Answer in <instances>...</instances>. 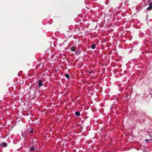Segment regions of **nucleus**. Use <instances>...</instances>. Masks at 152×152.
Instances as JSON below:
<instances>
[{"mask_svg": "<svg viewBox=\"0 0 152 152\" xmlns=\"http://www.w3.org/2000/svg\"><path fill=\"white\" fill-rule=\"evenodd\" d=\"M71 50L72 51H74L75 50V48L74 47L72 46L71 48Z\"/></svg>", "mask_w": 152, "mask_h": 152, "instance_id": "obj_7", "label": "nucleus"}, {"mask_svg": "<svg viewBox=\"0 0 152 152\" xmlns=\"http://www.w3.org/2000/svg\"><path fill=\"white\" fill-rule=\"evenodd\" d=\"M89 72V73H90V74H91V73H92V72Z\"/></svg>", "mask_w": 152, "mask_h": 152, "instance_id": "obj_15", "label": "nucleus"}, {"mask_svg": "<svg viewBox=\"0 0 152 152\" xmlns=\"http://www.w3.org/2000/svg\"><path fill=\"white\" fill-rule=\"evenodd\" d=\"M1 145L3 146L4 147H6L7 146V143L5 142H2L1 144Z\"/></svg>", "mask_w": 152, "mask_h": 152, "instance_id": "obj_3", "label": "nucleus"}, {"mask_svg": "<svg viewBox=\"0 0 152 152\" xmlns=\"http://www.w3.org/2000/svg\"><path fill=\"white\" fill-rule=\"evenodd\" d=\"M150 140V139H145V142H149V140Z\"/></svg>", "mask_w": 152, "mask_h": 152, "instance_id": "obj_11", "label": "nucleus"}, {"mask_svg": "<svg viewBox=\"0 0 152 152\" xmlns=\"http://www.w3.org/2000/svg\"><path fill=\"white\" fill-rule=\"evenodd\" d=\"M38 85L40 87L41 86H42L43 84H42V82L41 80H39L38 81Z\"/></svg>", "mask_w": 152, "mask_h": 152, "instance_id": "obj_2", "label": "nucleus"}, {"mask_svg": "<svg viewBox=\"0 0 152 152\" xmlns=\"http://www.w3.org/2000/svg\"><path fill=\"white\" fill-rule=\"evenodd\" d=\"M34 146H31L30 148V150L31 151H34Z\"/></svg>", "mask_w": 152, "mask_h": 152, "instance_id": "obj_9", "label": "nucleus"}, {"mask_svg": "<svg viewBox=\"0 0 152 152\" xmlns=\"http://www.w3.org/2000/svg\"><path fill=\"white\" fill-rule=\"evenodd\" d=\"M149 6L147 9V10H150L152 9V5H149Z\"/></svg>", "mask_w": 152, "mask_h": 152, "instance_id": "obj_4", "label": "nucleus"}, {"mask_svg": "<svg viewBox=\"0 0 152 152\" xmlns=\"http://www.w3.org/2000/svg\"><path fill=\"white\" fill-rule=\"evenodd\" d=\"M65 77L67 79H69V75L68 74H65Z\"/></svg>", "mask_w": 152, "mask_h": 152, "instance_id": "obj_8", "label": "nucleus"}, {"mask_svg": "<svg viewBox=\"0 0 152 152\" xmlns=\"http://www.w3.org/2000/svg\"><path fill=\"white\" fill-rule=\"evenodd\" d=\"M79 53H80V52H79V51H77V52L76 53H75V54H76V55H77V54H79Z\"/></svg>", "mask_w": 152, "mask_h": 152, "instance_id": "obj_12", "label": "nucleus"}, {"mask_svg": "<svg viewBox=\"0 0 152 152\" xmlns=\"http://www.w3.org/2000/svg\"><path fill=\"white\" fill-rule=\"evenodd\" d=\"M80 113L78 111H77L75 113V115L78 116H80Z\"/></svg>", "mask_w": 152, "mask_h": 152, "instance_id": "obj_5", "label": "nucleus"}, {"mask_svg": "<svg viewBox=\"0 0 152 152\" xmlns=\"http://www.w3.org/2000/svg\"><path fill=\"white\" fill-rule=\"evenodd\" d=\"M35 141V140H33L32 141V142H33V141Z\"/></svg>", "mask_w": 152, "mask_h": 152, "instance_id": "obj_16", "label": "nucleus"}, {"mask_svg": "<svg viewBox=\"0 0 152 152\" xmlns=\"http://www.w3.org/2000/svg\"><path fill=\"white\" fill-rule=\"evenodd\" d=\"M30 132L31 133H33V130L32 129H31V130L30 131Z\"/></svg>", "mask_w": 152, "mask_h": 152, "instance_id": "obj_13", "label": "nucleus"}, {"mask_svg": "<svg viewBox=\"0 0 152 152\" xmlns=\"http://www.w3.org/2000/svg\"><path fill=\"white\" fill-rule=\"evenodd\" d=\"M22 135L23 137H25L27 136V132H26L24 131L23 132H22Z\"/></svg>", "mask_w": 152, "mask_h": 152, "instance_id": "obj_1", "label": "nucleus"}, {"mask_svg": "<svg viewBox=\"0 0 152 152\" xmlns=\"http://www.w3.org/2000/svg\"><path fill=\"white\" fill-rule=\"evenodd\" d=\"M149 5H152V1L149 3Z\"/></svg>", "mask_w": 152, "mask_h": 152, "instance_id": "obj_14", "label": "nucleus"}, {"mask_svg": "<svg viewBox=\"0 0 152 152\" xmlns=\"http://www.w3.org/2000/svg\"><path fill=\"white\" fill-rule=\"evenodd\" d=\"M91 48L92 49H94L96 48V45L94 44H93L91 45Z\"/></svg>", "mask_w": 152, "mask_h": 152, "instance_id": "obj_6", "label": "nucleus"}, {"mask_svg": "<svg viewBox=\"0 0 152 152\" xmlns=\"http://www.w3.org/2000/svg\"><path fill=\"white\" fill-rule=\"evenodd\" d=\"M140 115H143L144 116H145V113L144 112H140Z\"/></svg>", "mask_w": 152, "mask_h": 152, "instance_id": "obj_10", "label": "nucleus"}]
</instances>
